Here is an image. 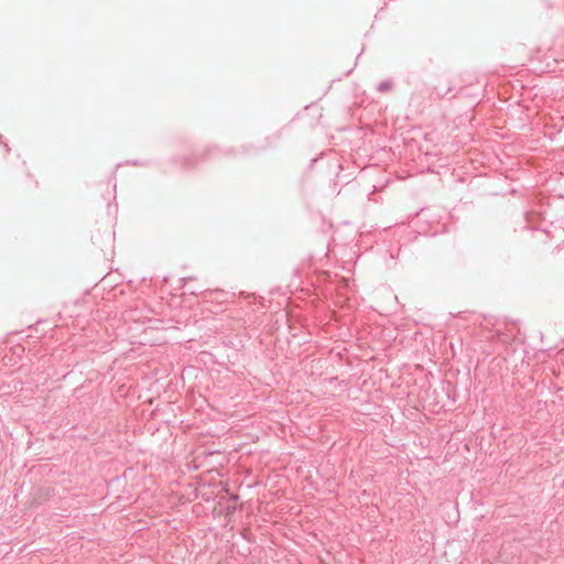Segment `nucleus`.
I'll return each mask as SVG.
<instances>
[{
    "label": "nucleus",
    "instance_id": "obj_1",
    "mask_svg": "<svg viewBox=\"0 0 564 564\" xmlns=\"http://www.w3.org/2000/svg\"><path fill=\"white\" fill-rule=\"evenodd\" d=\"M228 502H229V506H228V511L226 512V514H228L231 510L236 509V497L229 498Z\"/></svg>",
    "mask_w": 564,
    "mask_h": 564
}]
</instances>
